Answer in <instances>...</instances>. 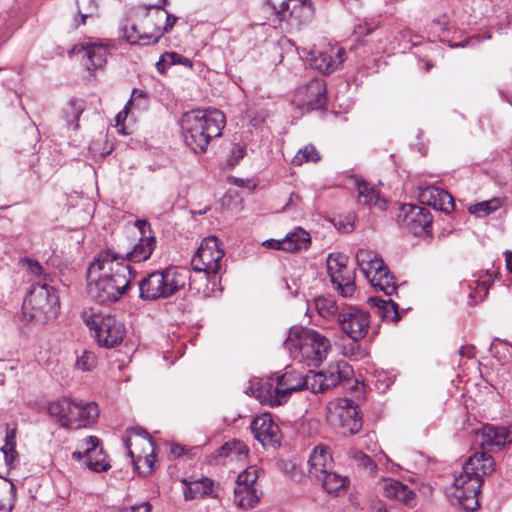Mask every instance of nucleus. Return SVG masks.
<instances>
[{
    "label": "nucleus",
    "mask_w": 512,
    "mask_h": 512,
    "mask_svg": "<svg viewBox=\"0 0 512 512\" xmlns=\"http://www.w3.org/2000/svg\"><path fill=\"white\" fill-rule=\"evenodd\" d=\"M251 431L263 447H275L280 444V429L271 414L263 413L251 422Z\"/></svg>",
    "instance_id": "nucleus-19"
},
{
    "label": "nucleus",
    "mask_w": 512,
    "mask_h": 512,
    "mask_svg": "<svg viewBox=\"0 0 512 512\" xmlns=\"http://www.w3.org/2000/svg\"><path fill=\"white\" fill-rule=\"evenodd\" d=\"M83 110V105L78 100H70L67 103L66 107L63 109V117L68 126H72L73 129L78 128V120Z\"/></svg>",
    "instance_id": "nucleus-41"
},
{
    "label": "nucleus",
    "mask_w": 512,
    "mask_h": 512,
    "mask_svg": "<svg viewBox=\"0 0 512 512\" xmlns=\"http://www.w3.org/2000/svg\"><path fill=\"white\" fill-rule=\"evenodd\" d=\"M284 347L294 358L317 366L327 357L331 342L314 329L294 326L289 329Z\"/></svg>",
    "instance_id": "nucleus-4"
},
{
    "label": "nucleus",
    "mask_w": 512,
    "mask_h": 512,
    "mask_svg": "<svg viewBox=\"0 0 512 512\" xmlns=\"http://www.w3.org/2000/svg\"><path fill=\"white\" fill-rule=\"evenodd\" d=\"M76 365L83 371H90L96 365V356L93 352L84 351L77 359Z\"/></svg>",
    "instance_id": "nucleus-47"
},
{
    "label": "nucleus",
    "mask_w": 512,
    "mask_h": 512,
    "mask_svg": "<svg viewBox=\"0 0 512 512\" xmlns=\"http://www.w3.org/2000/svg\"><path fill=\"white\" fill-rule=\"evenodd\" d=\"M320 160V155L312 144H308L301 148L293 157L291 163L294 166H300L306 162H317Z\"/></svg>",
    "instance_id": "nucleus-43"
},
{
    "label": "nucleus",
    "mask_w": 512,
    "mask_h": 512,
    "mask_svg": "<svg viewBox=\"0 0 512 512\" xmlns=\"http://www.w3.org/2000/svg\"><path fill=\"white\" fill-rule=\"evenodd\" d=\"M326 418L344 436L357 434L362 428L358 406L350 399L338 398L330 401L327 404Z\"/></svg>",
    "instance_id": "nucleus-9"
},
{
    "label": "nucleus",
    "mask_w": 512,
    "mask_h": 512,
    "mask_svg": "<svg viewBox=\"0 0 512 512\" xmlns=\"http://www.w3.org/2000/svg\"><path fill=\"white\" fill-rule=\"evenodd\" d=\"M225 123V115L218 109L188 111L180 121L183 140L195 153L205 152L211 139L221 135Z\"/></svg>",
    "instance_id": "nucleus-2"
},
{
    "label": "nucleus",
    "mask_w": 512,
    "mask_h": 512,
    "mask_svg": "<svg viewBox=\"0 0 512 512\" xmlns=\"http://www.w3.org/2000/svg\"><path fill=\"white\" fill-rule=\"evenodd\" d=\"M305 389L311 390L313 393L324 392L328 390L325 382V375L319 372H309L304 376Z\"/></svg>",
    "instance_id": "nucleus-42"
},
{
    "label": "nucleus",
    "mask_w": 512,
    "mask_h": 512,
    "mask_svg": "<svg viewBox=\"0 0 512 512\" xmlns=\"http://www.w3.org/2000/svg\"><path fill=\"white\" fill-rule=\"evenodd\" d=\"M326 99L325 82L321 79H313L296 91L293 101L300 108L309 111L323 108Z\"/></svg>",
    "instance_id": "nucleus-18"
},
{
    "label": "nucleus",
    "mask_w": 512,
    "mask_h": 512,
    "mask_svg": "<svg viewBox=\"0 0 512 512\" xmlns=\"http://www.w3.org/2000/svg\"><path fill=\"white\" fill-rule=\"evenodd\" d=\"M246 153V148L241 144H234L231 149L230 161L233 164L238 163L241 159L244 158Z\"/></svg>",
    "instance_id": "nucleus-52"
},
{
    "label": "nucleus",
    "mask_w": 512,
    "mask_h": 512,
    "mask_svg": "<svg viewBox=\"0 0 512 512\" xmlns=\"http://www.w3.org/2000/svg\"><path fill=\"white\" fill-rule=\"evenodd\" d=\"M309 476L312 479H319L325 473L334 468V460L330 448L324 445H318L314 448L309 457Z\"/></svg>",
    "instance_id": "nucleus-20"
},
{
    "label": "nucleus",
    "mask_w": 512,
    "mask_h": 512,
    "mask_svg": "<svg viewBox=\"0 0 512 512\" xmlns=\"http://www.w3.org/2000/svg\"><path fill=\"white\" fill-rule=\"evenodd\" d=\"M88 62L86 63L88 70H95L102 67L107 58V48L100 43H87L84 46Z\"/></svg>",
    "instance_id": "nucleus-35"
},
{
    "label": "nucleus",
    "mask_w": 512,
    "mask_h": 512,
    "mask_svg": "<svg viewBox=\"0 0 512 512\" xmlns=\"http://www.w3.org/2000/svg\"><path fill=\"white\" fill-rule=\"evenodd\" d=\"M119 512H151V506L148 502L139 505L123 508Z\"/></svg>",
    "instance_id": "nucleus-57"
},
{
    "label": "nucleus",
    "mask_w": 512,
    "mask_h": 512,
    "mask_svg": "<svg viewBox=\"0 0 512 512\" xmlns=\"http://www.w3.org/2000/svg\"><path fill=\"white\" fill-rule=\"evenodd\" d=\"M338 322L341 330L354 341L363 339L370 327V315L367 311L348 306L340 310Z\"/></svg>",
    "instance_id": "nucleus-14"
},
{
    "label": "nucleus",
    "mask_w": 512,
    "mask_h": 512,
    "mask_svg": "<svg viewBox=\"0 0 512 512\" xmlns=\"http://www.w3.org/2000/svg\"><path fill=\"white\" fill-rule=\"evenodd\" d=\"M368 280L375 289L383 291L386 296L393 295L397 290L394 277L390 274L387 266L373 274Z\"/></svg>",
    "instance_id": "nucleus-34"
},
{
    "label": "nucleus",
    "mask_w": 512,
    "mask_h": 512,
    "mask_svg": "<svg viewBox=\"0 0 512 512\" xmlns=\"http://www.w3.org/2000/svg\"><path fill=\"white\" fill-rule=\"evenodd\" d=\"M399 223L414 235H421L428 231L432 224V215L425 207L413 204H404L398 215Z\"/></svg>",
    "instance_id": "nucleus-17"
},
{
    "label": "nucleus",
    "mask_w": 512,
    "mask_h": 512,
    "mask_svg": "<svg viewBox=\"0 0 512 512\" xmlns=\"http://www.w3.org/2000/svg\"><path fill=\"white\" fill-rule=\"evenodd\" d=\"M190 278L186 268L170 267L152 272L139 282L140 298L149 301L168 298L183 289Z\"/></svg>",
    "instance_id": "nucleus-6"
},
{
    "label": "nucleus",
    "mask_w": 512,
    "mask_h": 512,
    "mask_svg": "<svg viewBox=\"0 0 512 512\" xmlns=\"http://www.w3.org/2000/svg\"><path fill=\"white\" fill-rule=\"evenodd\" d=\"M77 14L75 17V26L86 24L87 19H93L98 16V0H76Z\"/></svg>",
    "instance_id": "nucleus-38"
},
{
    "label": "nucleus",
    "mask_w": 512,
    "mask_h": 512,
    "mask_svg": "<svg viewBox=\"0 0 512 512\" xmlns=\"http://www.w3.org/2000/svg\"><path fill=\"white\" fill-rule=\"evenodd\" d=\"M1 450L4 454L6 464L11 465L17 456L16 446H10V447L3 446L1 448Z\"/></svg>",
    "instance_id": "nucleus-55"
},
{
    "label": "nucleus",
    "mask_w": 512,
    "mask_h": 512,
    "mask_svg": "<svg viewBox=\"0 0 512 512\" xmlns=\"http://www.w3.org/2000/svg\"><path fill=\"white\" fill-rule=\"evenodd\" d=\"M367 266H368V271H366V269L364 267H361L360 270L365 275V277L367 279H369L370 277L373 276V274L378 273L382 268H384L385 264H384L382 258L378 254H376L375 259H371V261H369V264Z\"/></svg>",
    "instance_id": "nucleus-49"
},
{
    "label": "nucleus",
    "mask_w": 512,
    "mask_h": 512,
    "mask_svg": "<svg viewBox=\"0 0 512 512\" xmlns=\"http://www.w3.org/2000/svg\"><path fill=\"white\" fill-rule=\"evenodd\" d=\"M170 54H173V55L176 56L175 58H173V60H174L173 61V65L181 64V65H183L185 67L192 68L193 62L189 58L183 57V56H181L180 54H178L176 52H170Z\"/></svg>",
    "instance_id": "nucleus-59"
},
{
    "label": "nucleus",
    "mask_w": 512,
    "mask_h": 512,
    "mask_svg": "<svg viewBox=\"0 0 512 512\" xmlns=\"http://www.w3.org/2000/svg\"><path fill=\"white\" fill-rule=\"evenodd\" d=\"M501 207V201L497 198L477 203L469 208V212L480 217L487 216Z\"/></svg>",
    "instance_id": "nucleus-46"
},
{
    "label": "nucleus",
    "mask_w": 512,
    "mask_h": 512,
    "mask_svg": "<svg viewBox=\"0 0 512 512\" xmlns=\"http://www.w3.org/2000/svg\"><path fill=\"white\" fill-rule=\"evenodd\" d=\"M47 412L61 427L72 430L90 427L99 417V408L95 402L68 396L49 402Z\"/></svg>",
    "instance_id": "nucleus-3"
},
{
    "label": "nucleus",
    "mask_w": 512,
    "mask_h": 512,
    "mask_svg": "<svg viewBox=\"0 0 512 512\" xmlns=\"http://www.w3.org/2000/svg\"><path fill=\"white\" fill-rule=\"evenodd\" d=\"M162 6L163 5L155 6V18L158 22L162 23V26H157L156 31L149 34V37L153 40V44L157 43L165 33L170 32L177 21V17L169 14Z\"/></svg>",
    "instance_id": "nucleus-32"
},
{
    "label": "nucleus",
    "mask_w": 512,
    "mask_h": 512,
    "mask_svg": "<svg viewBox=\"0 0 512 512\" xmlns=\"http://www.w3.org/2000/svg\"><path fill=\"white\" fill-rule=\"evenodd\" d=\"M133 277L123 256L101 252L88 267L89 294L100 303L115 302L126 293Z\"/></svg>",
    "instance_id": "nucleus-1"
},
{
    "label": "nucleus",
    "mask_w": 512,
    "mask_h": 512,
    "mask_svg": "<svg viewBox=\"0 0 512 512\" xmlns=\"http://www.w3.org/2000/svg\"><path fill=\"white\" fill-rule=\"evenodd\" d=\"M82 319L100 347L114 348L121 344L125 338V325L114 315L85 311L82 314Z\"/></svg>",
    "instance_id": "nucleus-8"
},
{
    "label": "nucleus",
    "mask_w": 512,
    "mask_h": 512,
    "mask_svg": "<svg viewBox=\"0 0 512 512\" xmlns=\"http://www.w3.org/2000/svg\"><path fill=\"white\" fill-rule=\"evenodd\" d=\"M310 244V234L301 227H297L285 236L284 251L297 252L306 250Z\"/></svg>",
    "instance_id": "nucleus-29"
},
{
    "label": "nucleus",
    "mask_w": 512,
    "mask_h": 512,
    "mask_svg": "<svg viewBox=\"0 0 512 512\" xmlns=\"http://www.w3.org/2000/svg\"><path fill=\"white\" fill-rule=\"evenodd\" d=\"M142 26L143 32L139 33L138 41H142L143 44H153V40L149 37V34L154 33L157 26H162V23L158 22L155 18V6L148 9V13L142 22Z\"/></svg>",
    "instance_id": "nucleus-40"
},
{
    "label": "nucleus",
    "mask_w": 512,
    "mask_h": 512,
    "mask_svg": "<svg viewBox=\"0 0 512 512\" xmlns=\"http://www.w3.org/2000/svg\"><path fill=\"white\" fill-rule=\"evenodd\" d=\"M258 469L255 466H250L237 476L235 487H257Z\"/></svg>",
    "instance_id": "nucleus-45"
},
{
    "label": "nucleus",
    "mask_w": 512,
    "mask_h": 512,
    "mask_svg": "<svg viewBox=\"0 0 512 512\" xmlns=\"http://www.w3.org/2000/svg\"><path fill=\"white\" fill-rule=\"evenodd\" d=\"M305 389L304 376L287 371L274 379L259 380L251 383L252 394L261 404L277 407L286 403L292 392Z\"/></svg>",
    "instance_id": "nucleus-5"
},
{
    "label": "nucleus",
    "mask_w": 512,
    "mask_h": 512,
    "mask_svg": "<svg viewBox=\"0 0 512 512\" xmlns=\"http://www.w3.org/2000/svg\"><path fill=\"white\" fill-rule=\"evenodd\" d=\"M462 468L466 470V473L480 478L483 484L484 477L490 475L495 470V460L490 454L478 451L465 461Z\"/></svg>",
    "instance_id": "nucleus-22"
},
{
    "label": "nucleus",
    "mask_w": 512,
    "mask_h": 512,
    "mask_svg": "<svg viewBox=\"0 0 512 512\" xmlns=\"http://www.w3.org/2000/svg\"><path fill=\"white\" fill-rule=\"evenodd\" d=\"M261 492L258 488L249 487H235L234 488V502L235 504L244 509H252L258 504Z\"/></svg>",
    "instance_id": "nucleus-33"
},
{
    "label": "nucleus",
    "mask_w": 512,
    "mask_h": 512,
    "mask_svg": "<svg viewBox=\"0 0 512 512\" xmlns=\"http://www.w3.org/2000/svg\"><path fill=\"white\" fill-rule=\"evenodd\" d=\"M379 488L384 497L405 505H410L415 497V493L407 485L395 479H383L379 482Z\"/></svg>",
    "instance_id": "nucleus-23"
},
{
    "label": "nucleus",
    "mask_w": 512,
    "mask_h": 512,
    "mask_svg": "<svg viewBox=\"0 0 512 512\" xmlns=\"http://www.w3.org/2000/svg\"><path fill=\"white\" fill-rule=\"evenodd\" d=\"M176 56L173 54H170V52H165L161 55L160 59L156 63V68L160 73H165L166 70L173 65V58Z\"/></svg>",
    "instance_id": "nucleus-51"
},
{
    "label": "nucleus",
    "mask_w": 512,
    "mask_h": 512,
    "mask_svg": "<svg viewBox=\"0 0 512 512\" xmlns=\"http://www.w3.org/2000/svg\"><path fill=\"white\" fill-rule=\"evenodd\" d=\"M354 458L358 462L359 465H361L365 468H369L370 470L375 468V464L372 461V459L368 455H366L362 452L356 453Z\"/></svg>",
    "instance_id": "nucleus-54"
},
{
    "label": "nucleus",
    "mask_w": 512,
    "mask_h": 512,
    "mask_svg": "<svg viewBox=\"0 0 512 512\" xmlns=\"http://www.w3.org/2000/svg\"><path fill=\"white\" fill-rule=\"evenodd\" d=\"M23 314L36 323L44 324L57 318L60 311L59 296L53 286L35 283L22 305Z\"/></svg>",
    "instance_id": "nucleus-7"
},
{
    "label": "nucleus",
    "mask_w": 512,
    "mask_h": 512,
    "mask_svg": "<svg viewBox=\"0 0 512 512\" xmlns=\"http://www.w3.org/2000/svg\"><path fill=\"white\" fill-rule=\"evenodd\" d=\"M358 202L362 205L379 209H385L386 202L379 197V193L368 182L361 180L357 182Z\"/></svg>",
    "instance_id": "nucleus-30"
},
{
    "label": "nucleus",
    "mask_w": 512,
    "mask_h": 512,
    "mask_svg": "<svg viewBox=\"0 0 512 512\" xmlns=\"http://www.w3.org/2000/svg\"><path fill=\"white\" fill-rule=\"evenodd\" d=\"M369 303L378 309L379 316L386 321L395 322L399 319L398 304L392 299L384 300L371 297Z\"/></svg>",
    "instance_id": "nucleus-36"
},
{
    "label": "nucleus",
    "mask_w": 512,
    "mask_h": 512,
    "mask_svg": "<svg viewBox=\"0 0 512 512\" xmlns=\"http://www.w3.org/2000/svg\"><path fill=\"white\" fill-rule=\"evenodd\" d=\"M343 355L354 360L362 358L365 353L358 341L343 346Z\"/></svg>",
    "instance_id": "nucleus-48"
},
{
    "label": "nucleus",
    "mask_w": 512,
    "mask_h": 512,
    "mask_svg": "<svg viewBox=\"0 0 512 512\" xmlns=\"http://www.w3.org/2000/svg\"><path fill=\"white\" fill-rule=\"evenodd\" d=\"M146 97L147 94L145 91L136 88L133 89L131 99L126 103L125 108H129L133 101H137L138 99H146Z\"/></svg>",
    "instance_id": "nucleus-60"
},
{
    "label": "nucleus",
    "mask_w": 512,
    "mask_h": 512,
    "mask_svg": "<svg viewBox=\"0 0 512 512\" xmlns=\"http://www.w3.org/2000/svg\"><path fill=\"white\" fill-rule=\"evenodd\" d=\"M482 483L477 476L462 471L455 477L451 496L464 510L473 512L479 507L478 495Z\"/></svg>",
    "instance_id": "nucleus-11"
},
{
    "label": "nucleus",
    "mask_w": 512,
    "mask_h": 512,
    "mask_svg": "<svg viewBox=\"0 0 512 512\" xmlns=\"http://www.w3.org/2000/svg\"><path fill=\"white\" fill-rule=\"evenodd\" d=\"M482 445L488 447H502L512 442V429L486 425L482 429Z\"/></svg>",
    "instance_id": "nucleus-24"
},
{
    "label": "nucleus",
    "mask_w": 512,
    "mask_h": 512,
    "mask_svg": "<svg viewBox=\"0 0 512 512\" xmlns=\"http://www.w3.org/2000/svg\"><path fill=\"white\" fill-rule=\"evenodd\" d=\"M377 253L370 250L361 248L356 252V261L359 268L364 267L368 271V264L371 259H375Z\"/></svg>",
    "instance_id": "nucleus-50"
},
{
    "label": "nucleus",
    "mask_w": 512,
    "mask_h": 512,
    "mask_svg": "<svg viewBox=\"0 0 512 512\" xmlns=\"http://www.w3.org/2000/svg\"><path fill=\"white\" fill-rule=\"evenodd\" d=\"M419 196L423 204L432 206L436 210L450 213L454 209L453 197L439 187L428 186L420 188Z\"/></svg>",
    "instance_id": "nucleus-21"
},
{
    "label": "nucleus",
    "mask_w": 512,
    "mask_h": 512,
    "mask_svg": "<svg viewBox=\"0 0 512 512\" xmlns=\"http://www.w3.org/2000/svg\"><path fill=\"white\" fill-rule=\"evenodd\" d=\"M302 199L301 197L296 193H291L288 201L283 206V211H289L292 208L297 207L301 203Z\"/></svg>",
    "instance_id": "nucleus-56"
},
{
    "label": "nucleus",
    "mask_w": 512,
    "mask_h": 512,
    "mask_svg": "<svg viewBox=\"0 0 512 512\" xmlns=\"http://www.w3.org/2000/svg\"><path fill=\"white\" fill-rule=\"evenodd\" d=\"M505 259H506V267L509 272L512 273V251L505 252Z\"/></svg>",
    "instance_id": "nucleus-64"
},
{
    "label": "nucleus",
    "mask_w": 512,
    "mask_h": 512,
    "mask_svg": "<svg viewBox=\"0 0 512 512\" xmlns=\"http://www.w3.org/2000/svg\"><path fill=\"white\" fill-rule=\"evenodd\" d=\"M16 499V486L10 480L0 477V512H11Z\"/></svg>",
    "instance_id": "nucleus-37"
},
{
    "label": "nucleus",
    "mask_w": 512,
    "mask_h": 512,
    "mask_svg": "<svg viewBox=\"0 0 512 512\" xmlns=\"http://www.w3.org/2000/svg\"><path fill=\"white\" fill-rule=\"evenodd\" d=\"M474 349V346L471 345L462 346L459 349V354L467 358H473L475 356Z\"/></svg>",
    "instance_id": "nucleus-63"
},
{
    "label": "nucleus",
    "mask_w": 512,
    "mask_h": 512,
    "mask_svg": "<svg viewBox=\"0 0 512 512\" xmlns=\"http://www.w3.org/2000/svg\"><path fill=\"white\" fill-rule=\"evenodd\" d=\"M5 447L16 446V431L15 429L8 430L6 433Z\"/></svg>",
    "instance_id": "nucleus-62"
},
{
    "label": "nucleus",
    "mask_w": 512,
    "mask_h": 512,
    "mask_svg": "<svg viewBox=\"0 0 512 512\" xmlns=\"http://www.w3.org/2000/svg\"><path fill=\"white\" fill-rule=\"evenodd\" d=\"M135 227L139 230L140 237L155 236L152 232L151 225L144 219H138L134 223Z\"/></svg>",
    "instance_id": "nucleus-53"
},
{
    "label": "nucleus",
    "mask_w": 512,
    "mask_h": 512,
    "mask_svg": "<svg viewBox=\"0 0 512 512\" xmlns=\"http://www.w3.org/2000/svg\"><path fill=\"white\" fill-rule=\"evenodd\" d=\"M348 257L342 253H331L327 257V272L332 284L343 297L355 291V272L348 268Z\"/></svg>",
    "instance_id": "nucleus-12"
},
{
    "label": "nucleus",
    "mask_w": 512,
    "mask_h": 512,
    "mask_svg": "<svg viewBox=\"0 0 512 512\" xmlns=\"http://www.w3.org/2000/svg\"><path fill=\"white\" fill-rule=\"evenodd\" d=\"M157 240L155 236L140 237L137 243L134 244L132 249L125 254V261L139 263L146 261L150 258L152 252L155 250Z\"/></svg>",
    "instance_id": "nucleus-26"
},
{
    "label": "nucleus",
    "mask_w": 512,
    "mask_h": 512,
    "mask_svg": "<svg viewBox=\"0 0 512 512\" xmlns=\"http://www.w3.org/2000/svg\"><path fill=\"white\" fill-rule=\"evenodd\" d=\"M248 454L247 446L240 440L225 442L212 455L215 460L230 459L231 461H243Z\"/></svg>",
    "instance_id": "nucleus-27"
},
{
    "label": "nucleus",
    "mask_w": 512,
    "mask_h": 512,
    "mask_svg": "<svg viewBox=\"0 0 512 512\" xmlns=\"http://www.w3.org/2000/svg\"><path fill=\"white\" fill-rule=\"evenodd\" d=\"M224 251L219 247L216 237L210 236L202 240L191 264L196 272H203L205 276L215 275L219 272Z\"/></svg>",
    "instance_id": "nucleus-13"
},
{
    "label": "nucleus",
    "mask_w": 512,
    "mask_h": 512,
    "mask_svg": "<svg viewBox=\"0 0 512 512\" xmlns=\"http://www.w3.org/2000/svg\"><path fill=\"white\" fill-rule=\"evenodd\" d=\"M273 9L276 11L279 20L283 21L288 14L289 3L288 1H282L279 6V9H277L275 6H273Z\"/></svg>",
    "instance_id": "nucleus-58"
},
{
    "label": "nucleus",
    "mask_w": 512,
    "mask_h": 512,
    "mask_svg": "<svg viewBox=\"0 0 512 512\" xmlns=\"http://www.w3.org/2000/svg\"><path fill=\"white\" fill-rule=\"evenodd\" d=\"M72 458L81 461L91 471L104 472L111 466L103 449L99 447V439L96 436H88L79 444V450L72 453Z\"/></svg>",
    "instance_id": "nucleus-15"
},
{
    "label": "nucleus",
    "mask_w": 512,
    "mask_h": 512,
    "mask_svg": "<svg viewBox=\"0 0 512 512\" xmlns=\"http://www.w3.org/2000/svg\"><path fill=\"white\" fill-rule=\"evenodd\" d=\"M321 373L325 375V382L328 389H330L348 380L353 373V369L346 362H336L330 364Z\"/></svg>",
    "instance_id": "nucleus-28"
},
{
    "label": "nucleus",
    "mask_w": 512,
    "mask_h": 512,
    "mask_svg": "<svg viewBox=\"0 0 512 512\" xmlns=\"http://www.w3.org/2000/svg\"><path fill=\"white\" fill-rule=\"evenodd\" d=\"M315 308L319 315L325 319L338 317L340 311L336 301L331 297L319 296L314 300Z\"/></svg>",
    "instance_id": "nucleus-39"
},
{
    "label": "nucleus",
    "mask_w": 512,
    "mask_h": 512,
    "mask_svg": "<svg viewBox=\"0 0 512 512\" xmlns=\"http://www.w3.org/2000/svg\"><path fill=\"white\" fill-rule=\"evenodd\" d=\"M316 481L321 483L327 493L334 495L345 492L348 485V478L336 473L333 469L325 473L323 477L316 479Z\"/></svg>",
    "instance_id": "nucleus-31"
},
{
    "label": "nucleus",
    "mask_w": 512,
    "mask_h": 512,
    "mask_svg": "<svg viewBox=\"0 0 512 512\" xmlns=\"http://www.w3.org/2000/svg\"><path fill=\"white\" fill-rule=\"evenodd\" d=\"M19 265L29 276L43 280H46L48 277L45 268L36 260L22 258L19 260Z\"/></svg>",
    "instance_id": "nucleus-44"
},
{
    "label": "nucleus",
    "mask_w": 512,
    "mask_h": 512,
    "mask_svg": "<svg viewBox=\"0 0 512 512\" xmlns=\"http://www.w3.org/2000/svg\"><path fill=\"white\" fill-rule=\"evenodd\" d=\"M345 51L342 47L332 44L313 47L310 52V65L321 73L330 74L343 62Z\"/></svg>",
    "instance_id": "nucleus-16"
},
{
    "label": "nucleus",
    "mask_w": 512,
    "mask_h": 512,
    "mask_svg": "<svg viewBox=\"0 0 512 512\" xmlns=\"http://www.w3.org/2000/svg\"><path fill=\"white\" fill-rule=\"evenodd\" d=\"M263 246L276 250H284V238L282 240L269 239L263 242Z\"/></svg>",
    "instance_id": "nucleus-61"
},
{
    "label": "nucleus",
    "mask_w": 512,
    "mask_h": 512,
    "mask_svg": "<svg viewBox=\"0 0 512 512\" xmlns=\"http://www.w3.org/2000/svg\"><path fill=\"white\" fill-rule=\"evenodd\" d=\"M182 482L185 484L183 494L186 501L206 496L216 497L213 489L214 482L207 477L194 481H187L186 479H183Z\"/></svg>",
    "instance_id": "nucleus-25"
},
{
    "label": "nucleus",
    "mask_w": 512,
    "mask_h": 512,
    "mask_svg": "<svg viewBox=\"0 0 512 512\" xmlns=\"http://www.w3.org/2000/svg\"><path fill=\"white\" fill-rule=\"evenodd\" d=\"M125 446L136 469L144 475L150 474L155 462V449L149 434L145 431L133 430L127 438Z\"/></svg>",
    "instance_id": "nucleus-10"
}]
</instances>
